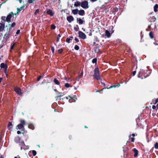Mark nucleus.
Masks as SVG:
<instances>
[{"label": "nucleus", "mask_w": 158, "mask_h": 158, "mask_svg": "<svg viewBox=\"0 0 158 158\" xmlns=\"http://www.w3.org/2000/svg\"><path fill=\"white\" fill-rule=\"evenodd\" d=\"M51 50L52 51V53H53L54 51V47H52L51 48Z\"/></svg>", "instance_id": "obj_44"}, {"label": "nucleus", "mask_w": 158, "mask_h": 158, "mask_svg": "<svg viewBox=\"0 0 158 158\" xmlns=\"http://www.w3.org/2000/svg\"><path fill=\"white\" fill-rule=\"evenodd\" d=\"M67 19L69 23H70L74 20V19L73 16L70 15L67 17Z\"/></svg>", "instance_id": "obj_11"}, {"label": "nucleus", "mask_w": 158, "mask_h": 158, "mask_svg": "<svg viewBox=\"0 0 158 158\" xmlns=\"http://www.w3.org/2000/svg\"><path fill=\"white\" fill-rule=\"evenodd\" d=\"M54 82L55 84L57 85H60V82L56 78H55L54 80Z\"/></svg>", "instance_id": "obj_23"}, {"label": "nucleus", "mask_w": 158, "mask_h": 158, "mask_svg": "<svg viewBox=\"0 0 158 158\" xmlns=\"http://www.w3.org/2000/svg\"><path fill=\"white\" fill-rule=\"evenodd\" d=\"M28 127L29 128L32 130H33L34 128V127L33 125L31 124H29Z\"/></svg>", "instance_id": "obj_24"}, {"label": "nucleus", "mask_w": 158, "mask_h": 158, "mask_svg": "<svg viewBox=\"0 0 158 158\" xmlns=\"http://www.w3.org/2000/svg\"><path fill=\"white\" fill-rule=\"evenodd\" d=\"M117 87V85H115L111 86L110 87L107 88V89H110V88H113V87Z\"/></svg>", "instance_id": "obj_38"}, {"label": "nucleus", "mask_w": 158, "mask_h": 158, "mask_svg": "<svg viewBox=\"0 0 158 158\" xmlns=\"http://www.w3.org/2000/svg\"><path fill=\"white\" fill-rule=\"evenodd\" d=\"M19 145L21 146L20 149L21 150L23 149L24 150L27 149L28 148V147L27 146H26L23 141H22L19 142Z\"/></svg>", "instance_id": "obj_6"}, {"label": "nucleus", "mask_w": 158, "mask_h": 158, "mask_svg": "<svg viewBox=\"0 0 158 158\" xmlns=\"http://www.w3.org/2000/svg\"><path fill=\"white\" fill-rule=\"evenodd\" d=\"M158 8V5L156 4L154 6V10L155 12L157 11V9Z\"/></svg>", "instance_id": "obj_21"}, {"label": "nucleus", "mask_w": 158, "mask_h": 158, "mask_svg": "<svg viewBox=\"0 0 158 158\" xmlns=\"http://www.w3.org/2000/svg\"><path fill=\"white\" fill-rule=\"evenodd\" d=\"M81 2L77 1V2H75L74 6L76 7H77L80 6V5L81 6Z\"/></svg>", "instance_id": "obj_16"}, {"label": "nucleus", "mask_w": 158, "mask_h": 158, "mask_svg": "<svg viewBox=\"0 0 158 158\" xmlns=\"http://www.w3.org/2000/svg\"><path fill=\"white\" fill-rule=\"evenodd\" d=\"M105 35L108 38L110 36V34L109 31L108 30H106L105 31Z\"/></svg>", "instance_id": "obj_19"}, {"label": "nucleus", "mask_w": 158, "mask_h": 158, "mask_svg": "<svg viewBox=\"0 0 158 158\" xmlns=\"http://www.w3.org/2000/svg\"><path fill=\"white\" fill-rule=\"evenodd\" d=\"M72 12L74 15H76L78 13V10L77 9L73 10H72Z\"/></svg>", "instance_id": "obj_20"}, {"label": "nucleus", "mask_w": 158, "mask_h": 158, "mask_svg": "<svg viewBox=\"0 0 158 158\" xmlns=\"http://www.w3.org/2000/svg\"><path fill=\"white\" fill-rule=\"evenodd\" d=\"M135 134H132V135L133 136V137H134L135 136Z\"/></svg>", "instance_id": "obj_57"}, {"label": "nucleus", "mask_w": 158, "mask_h": 158, "mask_svg": "<svg viewBox=\"0 0 158 158\" xmlns=\"http://www.w3.org/2000/svg\"><path fill=\"white\" fill-rule=\"evenodd\" d=\"M4 71L5 74H6V76H7V73L6 72V71L5 70H4Z\"/></svg>", "instance_id": "obj_49"}, {"label": "nucleus", "mask_w": 158, "mask_h": 158, "mask_svg": "<svg viewBox=\"0 0 158 158\" xmlns=\"http://www.w3.org/2000/svg\"><path fill=\"white\" fill-rule=\"evenodd\" d=\"M94 74L93 75L94 77L97 80H99L100 78V77L99 74V70L98 68H96L94 71Z\"/></svg>", "instance_id": "obj_4"}, {"label": "nucleus", "mask_w": 158, "mask_h": 158, "mask_svg": "<svg viewBox=\"0 0 158 158\" xmlns=\"http://www.w3.org/2000/svg\"><path fill=\"white\" fill-rule=\"evenodd\" d=\"M150 73V72H149V71L148 74L147 73H145L143 70L140 69V71L138 76V77L142 79L143 78V76L144 78H146L147 77L149 76V73Z\"/></svg>", "instance_id": "obj_1"}, {"label": "nucleus", "mask_w": 158, "mask_h": 158, "mask_svg": "<svg viewBox=\"0 0 158 158\" xmlns=\"http://www.w3.org/2000/svg\"><path fill=\"white\" fill-rule=\"evenodd\" d=\"M19 32H20V30H17V31L16 32V34H18L19 33Z\"/></svg>", "instance_id": "obj_54"}, {"label": "nucleus", "mask_w": 158, "mask_h": 158, "mask_svg": "<svg viewBox=\"0 0 158 158\" xmlns=\"http://www.w3.org/2000/svg\"><path fill=\"white\" fill-rule=\"evenodd\" d=\"M56 27L54 25H52L51 26V28L52 29H54Z\"/></svg>", "instance_id": "obj_40"}, {"label": "nucleus", "mask_w": 158, "mask_h": 158, "mask_svg": "<svg viewBox=\"0 0 158 158\" xmlns=\"http://www.w3.org/2000/svg\"><path fill=\"white\" fill-rule=\"evenodd\" d=\"M73 39V36L70 37L69 38H67L66 40V41L68 43H70V41L71 40Z\"/></svg>", "instance_id": "obj_22"}, {"label": "nucleus", "mask_w": 158, "mask_h": 158, "mask_svg": "<svg viewBox=\"0 0 158 158\" xmlns=\"http://www.w3.org/2000/svg\"><path fill=\"white\" fill-rule=\"evenodd\" d=\"M64 79L66 81H69L70 79L69 78H67V77H65Z\"/></svg>", "instance_id": "obj_43"}, {"label": "nucleus", "mask_w": 158, "mask_h": 158, "mask_svg": "<svg viewBox=\"0 0 158 158\" xmlns=\"http://www.w3.org/2000/svg\"><path fill=\"white\" fill-rule=\"evenodd\" d=\"M97 59L96 58H94L92 60V62L93 63H96L97 62Z\"/></svg>", "instance_id": "obj_34"}, {"label": "nucleus", "mask_w": 158, "mask_h": 158, "mask_svg": "<svg viewBox=\"0 0 158 158\" xmlns=\"http://www.w3.org/2000/svg\"><path fill=\"white\" fill-rule=\"evenodd\" d=\"M117 85V87H119L120 86V85L119 84H118Z\"/></svg>", "instance_id": "obj_58"}, {"label": "nucleus", "mask_w": 158, "mask_h": 158, "mask_svg": "<svg viewBox=\"0 0 158 158\" xmlns=\"http://www.w3.org/2000/svg\"><path fill=\"white\" fill-rule=\"evenodd\" d=\"M79 36L81 39H85L86 38V35L85 33L81 31H79L78 32Z\"/></svg>", "instance_id": "obj_7"}, {"label": "nucleus", "mask_w": 158, "mask_h": 158, "mask_svg": "<svg viewBox=\"0 0 158 158\" xmlns=\"http://www.w3.org/2000/svg\"><path fill=\"white\" fill-rule=\"evenodd\" d=\"M23 7L24 6H22L21 7H20V8H18L17 9V13H19L20 11H21V10H22L23 9Z\"/></svg>", "instance_id": "obj_26"}, {"label": "nucleus", "mask_w": 158, "mask_h": 158, "mask_svg": "<svg viewBox=\"0 0 158 158\" xmlns=\"http://www.w3.org/2000/svg\"><path fill=\"white\" fill-rule=\"evenodd\" d=\"M90 1L92 2H96L97 1V0H90Z\"/></svg>", "instance_id": "obj_53"}, {"label": "nucleus", "mask_w": 158, "mask_h": 158, "mask_svg": "<svg viewBox=\"0 0 158 158\" xmlns=\"http://www.w3.org/2000/svg\"><path fill=\"white\" fill-rule=\"evenodd\" d=\"M75 40L77 42H78L79 41V40L77 38V37H75Z\"/></svg>", "instance_id": "obj_45"}, {"label": "nucleus", "mask_w": 158, "mask_h": 158, "mask_svg": "<svg viewBox=\"0 0 158 158\" xmlns=\"http://www.w3.org/2000/svg\"><path fill=\"white\" fill-rule=\"evenodd\" d=\"M16 25V23L15 22H13L11 25L12 27H14Z\"/></svg>", "instance_id": "obj_41"}, {"label": "nucleus", "mask_w": 158, "mask_h": 158, "mask_svg": "<svg viewBox=\"0 0 158 158\" xmlns=\"http://www.w3.org/2000/svg\"><path fill=\"white\" fill-rule=\"evenodd\" d=\"M21 132L20 131H17V133L18 134H21Z\"/></svg>", "instance_id": "obj_51"}, {"label": "nucleus", "mask_w": 158, "mask_h": 158, "mask_svg": "<svg viewBox=\"0 0 158 158\" xmlns=\"http://www.w3.org/2000/svg\"><path fill=\"white\" fill-rule=\"evenodd\" d=\"M0 67L1 68L3 69L4 70L6 71V70H7V67L6 64L2 63L0 64Z\"/></svg>", "instance_id": "obj_10"}, {"label": "nucleus", "mask_w": 158, "mask_h": 158, "mask_svg": "<svg viewBox=\"0 0 158 158\" xmlns=\"http://www.w3.org/2000/svg\"><path fill=\"white\" fill-rule=\"evenodd\" d=\"M14 158H21L19 156H16Z\"/></svg>", "instance_id": "obj_52"}, {"label": "nucleus", "mask_w": 158, "mask_h": 158, "mask_svg": "<svg viewBox=\"0 0 158 158\" xmlns=\"http://www.w3.org/2000/svg\"><path fill=\"white\" fill-rule=\"evenodd\" d=\"M156 107H157V109H158V103L157 104V105H156Z\"/></svg>", "instance_id": "obj_61"}, {"label": "nucleus", "mask_w": 158, "mask_h": 158, "mask_svg": "<svg viewBox=\"0 0 158 158\" xmlns=\"http://www.w3.org/2000/svg\"><path fill=\"white\" fill-rule=\"evenodd\" d=\"M15 45V43H13V44L11 45V48H10V49L11 50H12V49H13V48H14Z\"/></svg>", "instance_id": "obj_36"}, {"label": "nucleus", "mask_w": 158, "mask_h": 158, "mask_svg": "<svg viewBox=\"0 0 158 158\" xmlns=\"http://www.w3.org/2000/svg\"><path fill=\"white\" fill-rule=\"evenodd\" d=\"M20 138L18 136H16L15 137V141L16 143H19L20 142Z\"/></svg>", "instance_id": "obj_14"}, {"label": "nucleus", "mask_w": 158, "mask_h": 158, "mask_svg": "<svg viewBox=\"0 0 158 158\" xmlns=\"http://www.w3.org/2000/svg\"><path fill=\"white\" fill-rule=\"evenodd\" d=\"M54 91L56 92H58L57 90L56 89H55L54 90Z\"/></svg>", "instance_id": "obj_59"}, {"label": "nucleus", "mask_w": 158, "mask_h": 158, "mask_svg": "<svg viewBox=\"0 0 158 158\" xmlns=\"http://www.w3.org/2000/svg\"><path fill=\"white\" fill-rule=\"evenodd\" d=\"M32 152L33 153V155L34 156H35L36 155V152L35 150H33L32 151Z\"/></svg>", "instance_id": "obj_35"}, {"label": "nucleus", "mask_w": 158, "mask_h": 158, "mask_svg": "<svg viewBox=\"0 0 158 158\" xmlns=\"http://www.w3.org/2000/svg\"><path fill=\"white\" fill-rule=\"evenodd\" d=\"M69 97L70 98H71H71H72L71 97H70V96H69Z\"/></svg>", "instance_id": "obj_64"}, {"label": "nucleus", "mask_w": 158, "mask_h": 158, "mask_svg": "<svg viewBox=\"0 0 158 158\" xmlns=\"http://www.w3.org/2000/svg\"><path fill=\"white\" fill-rule=\"evenodd\" d=\"M42 77V76H39L37 78V81H39Z\"/></svg>", "instance_id": "obj_47"}, {"label": "nucleus", "mask_w": 158, "mask_h": 158, "mask_svg": "<svg viewBox=\"0 0 158 158\" xmlns=\"http://www.w3.org/2000/svg\"><path fill=\"white\" fill-rule=\"evenodd\" d=\"M65 98H66V99H69L68 97H65Z\"/></svg>", "instance_id": "obj_62"}, {"label": "nucleus", "mask_w": 158, "mask_h": 158, "mask_svg": "<svg viewBox=\"0 0 158 158\" xmlns=\"http://www.w3.org/2000/svg\"><path fill=\"white\" fill-rule=\"evenodd\" d=\"M14 89L15 92L18 94L20 95L21 94V90L19 88L17 87H15L14 88Z\"/></svg>", "instance_id": "obj_8"}, {"label": "nucleus", "mask_w": 158, "mask_h": 158, "mask_svg": "<svg viewBox=\"0 0 158 158\" xmlns=\"http://www.w3.org/2000/svg\"><path fill=\"white\" fill-rule=\"evenodd\" d=\"M78 13L80 15L83 16L85 15V11L83 10H78Z\"/></svg>", "instance_id": "obj_15"}, {"label": "nucleus", "mask_w": 158, "mask_h": 158, "mask_svg": "<svg viewBox=\"0 0 158 158\" xmlns=\"http://www.w3.org/2000/svg\"><path fill=\"white\" fill-rule=\"evenodd\" d=\"M65 86L66 88H69L70 87V85L69 83H66L65 84Z\"/></svg>", "instance_id": "obj_33"}, {"label": "nucleus", "mask_w": 158, "mask_h": 158, "mask_svg": "<svg viewBox=\"0 0 158 158\" xmlns=\"http://www.w3.org/2000/svg\"><path fill=\"white\" fill-rule=\"evenodd\" d=\"M10 34L9 33H6L4 35V39L6 41L9 38Z\"/></svg>", "instance_id": "obj_13"}, {"label": "nucleus", "mask_w": 158, "mask_h": 158, "mask_svg": "<svg viewBox=\"0 0 158 158\" xmlns=\"http://www.w3.org/2000/svg\"><path fill=\"white\" fill-rule=\"evenodd\" d=\"M20 123L17 126V127H18V128H16V129L21 130L22 129L23 130L24 129V126L26 124L25 121L23 119H20Z\"/></svg>", "instance_id": "obj_3"}, {"label": "nucleus", "mask_w": 158, "mask_h": 158, "mask_svg": "<svg viewBox=\"0 0 158 158\" xmlns=\"http://www.w3.org/2000/svg\"><path fill=\"white\" fill-rule=\"evenodd\" d=\"M74 49L77 50H78L79 49V47L77 45H75L74 47Z\"/></svg>", "instance_id": "obj_32"}, {"label": "nucleus", "mask_w": 158, "mask_h": 158, "mask_svg": "<svg viewBox=\"0 0 158 158\" xmlns=\"http://www.w3.org/2000/svg\"><path fill=\"white\" fill-rule=\"evenodd\" d=\"M155 148L156 149H158V143L157 142L156 143L154 144Z\"/></svg>", "instance_id": "obj_30"}, {"label": "nucleus", "mask_w": 158, "mask_h": 158, "mask_svg": "<svg viewBox=\"0 0 158 158\" xmlns=\"http://www.w3.org/2000/svg\"><path fill=\"white\" fill-rule=\"evenodd\" d=\"M13 15V14L12 12H10L9 14L6 17L5 16H2L1 17V19L4 22H7L8 23L10 22L11 19Z\"/></svg>", "instance_id": "obj_2"}, {"label": "nucleus", "mask_w": 158, "mask_h": 158, "mask_svg": "<svg viewBox=\"0 0 158 158\" xmlns=\"http://www.w3.org/2000/svg\"><path fill=\"white\" fill-rule=\"evenodd\" d=\"M34 1V0H28V2L29 3H33Z\"/></svg>", "instance_id": "obj_42"}, {"label": "nucleus", "mask_w": 158, "mask_h": 158, "mask_svg": "<svg viewBox=\"0 0 158 158\" xmlns=\"http://www.w3.org/2000/svg\"><path fill=\"white\" fill-rule=\"evenodd\" d=\"M47 13L50 15L51 16H53L54 14V13L53 12L52 10L50 9L47 10Z\"/></svg>", "instance_id": "obj_12"}, {"label": "nucleus", "mask_w": 158, "mask_h": 158, "mask_svg": "<svg viewBox=\"0 0 158 158\" xmlns=\"http://www.w3.org/2000/svg\"><path fill=\"white\" fill-rule=\"evenodd\" d=\"M57 94V97H60L64 95V94L62 93H58Z\"/></svg>", "instance_id": "obj_25"}, {"label": "nucleus", "mask_w": 158, "mask_h": 158, "mask_svg": "<svg viewBox=\"0 0 158 158\" xmlns=\"http://www.w3.org/2000/svg\"><path fill=\"white\" fill-rule=\"evenodd\" d=\"M63 49H60L59 50H58V52L59 53H62V52H63Z\"/></svg>", "instance_id": "obj_39"}, {"label": "nucleus", "mask_w": 158, "mask_h": 158, "mask_svg": "<svg viewBox=\"0 0 158 158\" xmlns=\"http://www.w3.org/2000/svg\"><path fill=\"white\" fill-rule=\"evenodd\" d=\"M0 158H4V156L2 155H1Z\"/></svg>", "instance_id": "obj_56"}, {"label": "nucleus", "mask_w": 158, "mask_h": 158, "mask_svg": "<svg viewBox=\"0 0 158 158\" xmlns=\"http://www.w3.org/2000/svg\"><path fill=\"white\" fill-rule=\"evenodd\" d=\"M150 37L151 38H153V34L152 32H150L149 33Z\"/></svg>", "instance_id": "obj_29"}, {"label": "nucleus", "mask_w": 158, "mask_h": 158, "mask_svg": "<svg viewBox=\"0 0 158 158\" xmlns=\"http://www.w3.org/2000/svg\"><path fill=\"white\" fill-rule=\"evenodd\" d=\"M133 151L134 152L135 154L134 155V156L135 157H136L137 156L138 154V150L136 149V148H134L133 149Z\"/></svg>", "instance_id": "obj_17"}, {"label": "nucleus", "mask_w": 158, "mask_h": 158, "mask_svg": "<svg viewBox=\"0 0 158 158\" xmlns=\"http://www.w3.org/2000/svg\"><path fill=\"white\" fill-rule=\"evenodd\" d=\"M74 29L76 31H77L78 30L79 28L78 26L76 25V26L74 27Z\"/></svg>", "instance_id": "obj_28"}, {"label": "nucleus", "mask_w": 158, "mask_h": 158, "mask_svg": "<svg viewBox=\"0 0 158 158\" xmlns=\"http://www.w3.org/2000/svg\"><path fill=\"white\" fill-rule=\"evenodd\" d=\"M156 108V106H154V105H153L152 106V108L153 109H154Z\"/></svg>", "instance_id": "obj_50"}, {"label": "nucleus", "mask_w": 158, "mask_h": 158, "mask_svg": "<svg viewBox=\"0 0 158 158\" xmlns=\"http://www.w3.org/2000/svg\"><path fill=\"white\" fill-rule=\"evenodd\" d=\"M12 125V124L11 122H9L8 125V127L9 130H11V127H10V126H11Z\"/></svg>", "instance_id": "obj_27"}, {"label": "nucleus", "mask_w": 158, "mask_h": 158, "mask_svg": "<svg viewBox=\"0 0 158 158\" xmlns=\"http://www.w3.org/2000/svg\"><path fill=\"white\" fill-rule=\"evenodd\" d=\"M19 2L20 3H22V0H19Z\"/></svg>", "instance_id": "obj_60"}, {"label": "nucleus", "mask_w": 158, "mask_h": 158, "mask_svg": "<svg viewBox=\"0 0 158 158\" xmlns=\"http://www.w3.org/2000/svg\"><path fill=\"white\" fill-rule=\"evenodd\" d=\"M77 21L79 22V23L80 24H82L84 23V21L81 19L80 18H78L77 19Z\"/></svg>", "instance_id": "obj_18"}, {"label": "nucleus", "mask_w": 158, "mask_h": 158, "mask_svg": "<svg viewBox=\"0 0 158 158\" xmlns=\"http://www.w3.org/2000/svg\"><path fill=\"white\" fill-rule=\"evenodd\" d=\"M5 25L4 22L2 21L0 23V32L4 30L5 27Z\"/></svg>", "instance_id": "obj_9"}, {"label": "nucleus", "mask_w": 158, "mask_h": 158, "mask_svg": "<svg viewBox=\"0 0 158 158\" xmlns=\"http://www.w3.org/2000/svg\"><path fill=\"white\" fill-rule=\"evenodd\" d=\"M81 6L84 9H86L89 7L87 1H85L81 2Z\"/></svg>", "instance_id": "obj_5"}, {"label": "nucleus", "mask_w": 158, "mask_h": 158, "mask_svg": "<svg viewBox=\"0 0 158 158\" xmlns=\"http://www.w3.org/2000/svg\"><path fill=\"white\" fill-rule=\"evenodd\" d=\"M128 81H129V80L127 81H126L125 82V83L126 84L127 83V82Z\"/></svg>", "instance_id": "obj_63"}, {"label": "nucleus", "mask_w": 158, "mask_h": 158, "mask_svg": "<svg viewBox=\"0 0 158 158\" xmlns=\"http://www.w3.org/2000/svg\"><path fill=\"white\" fill-rule=\"evenodd\" d=\"M136 73V71H134L132 73V74H133V76H134L135 74Z\"/></svg>", "instance_id": "obj_46"}, {"label": "nucleus", "mask_w": 158, "mask_h": 158, "mask_svg": "<svg viewBox=\"0 0 158 158\" xmlns=\"http://www.w3.org/2000/svg\"><path fill=\"white\" fill-rule=\"evenodd\" d=\"M158 102V98L156 100V103H157Z\"/></svg>", "instance_id": "obj_55"}, {"label": "nucleus", "mask_w": 158, "mask_h": 158, "mask_svg": "<svg viewBox=\"0 0 158 158\" xmlns=\"http://www.w3.org/2000/svg\"><path fill=\"white\" fill-rule=\"evenodd\" d=\"M39 10L38 9H37L36 10V11H35V15H37L39 13Z\"/></svg>", "instance_id": "obj_37"}, {"label": "nucleus", "mask_w": 158, "mask_h": 158, "mask_svg": "<svg viewBox=\"0 0 158 158\" xmlns=\"http://www.w3.org/2000/svg\"><path fill=\"white\" fill-rule=\"evenodd\" d=\"M135 140V139L134 138H131V141L132 142H134Z\"/></svg>", "instance_id": "obj_48"}, {"label": "nucleus", "mask_w": 158, "mask_h": 158, "mask_svg": "<svg viewBox=\"0 0 158 158\" xmlns=\"http://www.w3.org/2000/svg\"><path fill=\"white\" fill-rule=\"evenodd\" d=\"M61 36L60 34H59L58 35V36L57 37V40H56L57 42H58L59 41L60 38L61 37Z\"/></svg>", "instance_id": "obj_31"}]
</instances>
